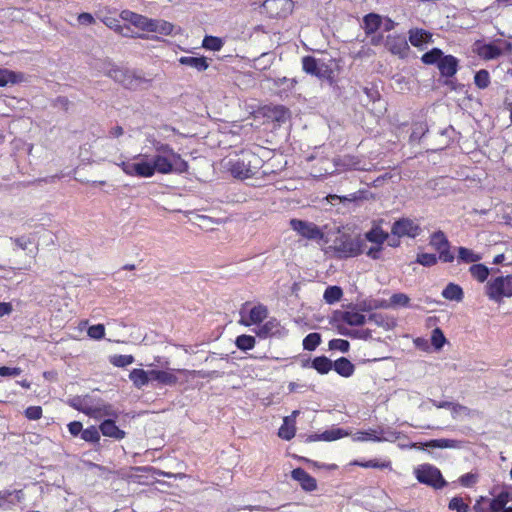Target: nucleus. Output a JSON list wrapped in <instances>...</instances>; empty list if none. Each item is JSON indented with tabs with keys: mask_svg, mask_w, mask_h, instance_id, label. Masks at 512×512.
<instances>
[{
	"mask_svg": "<svg viewBox=\"0 0 512 512\" xmlns=\"http://www.w3.org/2000/svg\"><path fill=\"white\" fill-rule=\"evenodd\" d=\"M159 363L158 368L150 369L151 386L154 388L169 386L173 387L177 384H185L190 377H194L195 370L170 368L169 362H160V358L155 359Z\"/></svg>",
	"mask_w": 512,
	"mask_h": 512,
	"instance_id": "f257e3e1",
	"label": "nucleus"
},
{
	"mask_svg": "<svg viewBox=\"0 0 512 512\" xmlns=\"http://www.w3.org/2000/svg\"><path fill=\"white\" fill-rule=\"evenodd\" d=\"M101 71L130 90H136L146 83L144 78L137 76L133 71L118 67L109 60H104L101 63Z\"/></svg>",
	"mask_w": 512,
	"mask_h": 512,
	"instance_id": "f03ea898",
	"label": "nucleus"
},
{
	"mask_svg": "<svg viewBox=\"0 0 512 512\" xmlns=\"http://www.w3.org/2000/svg\"><path fill=\"white\" fill-rule=\"evenodd\" d=\"M175 156L174 158L170 154H155L151 159L155 173H186L189 169L188 162L177 152H175Z\"/></svg>",
	"mask_w": 512,
	"mask_h": 512,
	"instance_id": "7ed1b4c3",
	"label": "nucleus"
},
{
	"mask_svg": "<svg viewBox=\"0 0 512 512\" xmlns=\"http://www.w3.org/2000/svg\"><path fill=\"white\" fill-rule=\"evenodd\" d=\"M333 249L340 258L356 257L365 251V239L343 234L334 240Z\"/></svg>",
	"mask_w": 512,
	"mask_h": 512,
	"instance_id": "20e7f679",
	"label": "nucleus"
},
{
	"mask_svg": "<svg viewBox=\"0 0 512 512\" xmlns=\"http://www.w3.org/2000/svg\"><path fill=\"white\" fill-rule=\"evenodd\" d=\"M486 295L490 300L501 302L504 297H512V274L498 276L487 282Z\"/></svg>",
	"mask_w": 512,
	"mask_h": 512,
	"instance_id": "39448f33",
	"label": "nucleus"
},
{
	"mask_svg": "<svg viewBox=\"0 0 512 512\" xmlns=\"http://www.w3.org/2000/svg\"><path fill=\"white\" fill-rule=\"evenodd\" d=\"M414 474L421 484H425L434 489H442L447 486V482L443 478L441 471L431 464H422L418 466L414 470Z\"/></svg>",
	"mask_w": 512,
	"mask_h": 512,
	"instance_id": "423d86ee",
	"label": "nucleus"
},
{
	"mask_svg": "<svg viewBox=\"0 0 512 512\" xmlns=\"http://www.w3.org/2000/svg\"><path fill=\"white\" fill-rule=\"evenodd\" d=\"M511 44L506 41L497 40L495 42L486 43L484 41H476L473 44V52L481 59L494 60L499 58L504 51H510Z\"/></svg>",
	"mask_w": 512,
	"mask_h": 512,
	"instance_id": "0eeeda50",
	"label": "nucleus"
},
{
	"mask_svg": "<svg viewBox=\"0 0 512 512\" xmlns=\"http://www.w3.org/2000/svg\"><path fill=\"white\" fill-rule=\"evenodd\" d=\"M294 8L292 0H265L261 5V13H265L269 18H286Z\"/></svg>",
	"mask_w": 512,
	"mask_h": 512,
	"instance_id": "6e6552de",
	"label": "nucleus"
},
{
	"mask_svg": "<svg viewBox=\"0 0 512 512\" xmlns=\"http://www.w3.org/2000/svg\"><path fill=\"white\" fill-rule=\"evenodd\" d=\"M267 308L258 304V338H267L279 332V322L275 318H271L264 322L267 318Z\"/></svg>",
	"mask_w": 512,
	"mask_h": 512,
	"instance_id": "1a4fd4ad",
	"label": "nucleus"
},
{
	"mask_svg": "<svg viewBox=\"0 0 512 512\" xmlns=\"http://www.w3.org/2000/svg\"><path fill=\"white\" fill-rule=\"evenodd\" d=\"M291 228L296 231L302 237L309 240H322L323 232L321 229L314 223L300 220V219H291L290 220Z\"/></svg>",
	"mask_w": 512,
	"mask_h": 512,
	"instance_id": "9d476101",
	"label": "nucleus"
},
{
	"mask_svg": "<svg viewBox=\"0 0 512 512\" xmlns=\"http://www.w3.org/2000/svg\"><path fill=\"white\" fill-rule=\"evenodd\" d=\"M391 233L397 237L407 236L410 238H415L420 235L421 228L413 220L408 218H401L393 223Z\"/></svg>",
	"mask_w": 512,
	"mask_h": 512,
	"instance_id": "9b49d317",
	"label": "nucleus"
},
{
	"mask_svg": "<svg viewBox=\"0 0 512 512\" xmlns=\"http://www.w3.org/2000/svg\"><path fill=\"white\" fill-rule=\"evenodd\" d=\"M349 435V432L342 428H332L329 430H326L322 433H314L310 435H299V440H301L304 443H310L314 441H335L338 439H341L343 437H346Z\"/></svg>",
	"mask_w": 512,
	"mask_h": 512,
	"instance_id": "f8f14e48",
	"label": "nucleus"
},
{
	"mask_svg": "<svg viewBox=\"0 0 512 512\" xmlns=\"http://www.w3.org/2000/svg\"><path fill=\"white\" fill-rule=\"evenodd\" d=\"M384 45L389 52L400 58H405L409 51L407 39L403 35H388Z\"/></svg>",
	"mask_w": 512,
	"mask_h": 512,
	"instance_id": "ddd939ff",
	"label": "nucleus"
},
{
	"mask_svg": "<svg viewBox=\"0 0 512 512\" xmlns=\"http://www.w3.org/2000/svg\"><path fill=\"white\" fill-rule=\"evenodd\" d=\"M120 19L125 22H129L134 27H136L142 31H145V32H149L150 25H152L151 18H148L144 15L135 13L128 9L121 11Z\"/></svg>",
	"mask_w": 512,
	"mask_h": 512,
	"instance_id": "4468645a",
	"label": "nucleus"
},
{
	"mask_svg": "<svg viewBox=\"0 0 512 512\" xmlns=\"http://www.w3.org/2000/svg\"><path fill=\"white\" fill-rule=\"evenodd\" d=\"M99 430L103 436L115 440H122L126 437V432L117 425L114 419H103L99 424Z\"/></svg>",
	"mask_w": 512,
	"mask_h": 512,
	"instance_id": "2eb2a0df",
	"label": "nucleus"
},
{
	"mask_svg": "<svg viewBox=\"0 0 512 512\" xmlns=\"http://www.w3.org/2000/svg\"><path fill=\"white\" fill-rule=\"evenodd\" d=\"M291 477L299 482L303 490L312 492L317 489V482L314 477L309 475L303 468H295L291 472Z\"/></svg>",
	"mask_w": 512,
	"mask_h": 512,
	"instance_id": "dca6fc26",
	"label": "nucleus"
},
{
	"mask_svg": "<svg viewBox=\"0 0 512 512\" xmlns=\"http://www.w3.org/2000/svg\"><path fill=\"white\" fill-rule=\"evenodd\" d=\"M458 65L459 61L455 56L444 55L437 68L442 77L451 78L457 73Z\"/></svg>",
	"mask_w": 512,
	"mask_h": 512,
	"instance_id": "f3484780",
	"label": "nucleus"
},
{
	"mask_svg": "<svg viewBox=\"0 0 512 512\" xmlns=\"http://www.w3.org/2000/svg\"><path fill=\"white\" fill-rule=\"evenodd\" d=\"M409 42L412 46L422 48L432 41V34L421 28H413L408 32Z\"/></svg>",
	"mask_w": 512,
	"mask_h": 512,
	"instance_id": "a211bd4d",
	"label": "nucleus"
},
{
	"mask_svg": "<svg viewBox=\"0 0 512 512\" xmlns=\"http://www.w3.org/2000/svg\"><path fill=\"white\" fill-rule=\"evenodd\" d=\"M129 379L137 389H142L151 384L150 369L134 368L129 373Z\"/></svg>",
	"mask_w": 512,
	"mask_h": 512,
	"instance_id": "6ab92c4d",
	"label": "nucleus"
},
{
	"mask_svg": "<svg viewBox=\"0 0 512 512\" xmlns=\"http://www.w3.org/2000/svg\"><path fill=\"white\" fill-rule=\"evenodd\" d=\"M80 438L85 442L94 446L95 451H100L103 447V444L100 443L101 440V432L99 430V426L91 425L88 428L84 429Z\"/></svg>",
	"mask_w": 512,
	"mask_h": 512,
	"instance_id": "aec40b11",
	"label": "nucleus"
},
{
	"mask_svg": "<svg viewBox=\"0 0 512 512\" xmlns=\"http://www.w3.org/2000/svg\"><path fill=\"white\" fill-rule=\"evenodd\" d=\"M340 320L350 326H362L366 322L364 314L359 312L357 309L352 308L346 311L340 312Z\"/></svg>",
	"mask_w": 512,
	"mask_h": 512,
	"instance_id": "412c9836",
	"label": "nucleus"
},
{
	"mask_svg": "<svg viewBox=\"0 0 512 512\" xmlns=\"http://www.w3.org/2000/svg\"><path fill=\"white\" fill-rule=\"evenodd\" d=\"M23 490H4L0 491V508L1 507H10L11 505H16L20 503L24 499Z\"/></svg>",
	"mask_w": 512,
	"mask_h": 512,
	"instance_id": "4be33fe9",
	"label": "nucleus"
},
{
	"mask_svg": "<svg viewBox=\"0 0 512 512\" xmlns=\"http://www.w3.org/2000/svg\"><path fill=\"white\" fill-rule=\"evenodd\" d=\"M382 26V16L369 13L363 17V29L367 36L376 33Z\"/></svg>",
	"mask_w": 512,
	"mask_h": 512,
	"instance_id": "5701e85b",
	"label": "nucleus"
},
{
	"mask_svg": "<svg viewBox=\"0 0 512 512\" xmlns=\"http://www.w3.org/2000/svg\"><path fill=\"white\" fill-rule=\"evenodd\" d=\"M388 238L389 234L378 225L373 226L362 237V239H365V243L368 241L376 245H383Z\"/></svg>",
	"mask_w": 512,
	"mask_h": 512,
	"instance_id": "b1692460",
	"label": "nucleus"
},
{
	"mask_svg": "<svg viewBox=\"0 0 512 512\" xmlns=\"http://www.w3.org/2000/svg\"><path fill=\"white\" fill-rule=\"evenodd\" d=\"M302 68L304 72L312 76H316L318 78H323L325 76L322 67L318 64V60L313 56H305L302 58Z\"/></svg>",
	"mask_w": 512,
	"mask_h": 512,
	"instance_id": "393cba45",
	"label": "nucleus"
},
{
	"mask_svg": "<svg viewBox=\"0 0 512 512\" xmlns=\"http://www.w3.org/2000/svg\"><path fill=\"white\" fill-rule=\"evenodd\" d=\"M179 63L184 66L191 67L198 72L205 71L209 64L207 62L206 57L200 56V57H193V56H182L179 59Z\"/></svg>",
	"mask_w": 512,
	"mask_h": 512,
	"instance_id": "a878e982",
	"label": "nucleus"
},
{
	"mask_svg": "<svg viewBox=\"0 0 512 512\" xmlns=\"http://www.w3.org/2000/svg\"><path fill=\"white\" fill-rule=\"evenodd\" d=\"M231 174L235 178L247 179L253 176V170L244 160H237L231 165Z\"/></svg>",
	"mask_w": 512,
	"mask_h": 512,
	"instance_id": "bb28decb",
	"label": "nucleus"
},
{
	"mask_svg": "<svg viewBox=\"0 0 512 512\" xmlns=\"http://www.w3.org/2000/svg\"><path fill=\"white\" fill-rule=\"evenodd\" d=\"M25 79V75L21 72H15L8 69H0V87L8 84L20 83Z\"/></svg>",
	"mask_w": 512,
	"mask_h": 512,
	"instance_id": "cd10ccee",
	"label": "nucleus"
},
{
	"mask_svg": "<svg viewBox=\"0 0 512 512\" xmlns=\"http://www.w3.org/2000/svg\"><path fill=\"white\" fill-rule=\"evenodd\" d=\"M94 409L97 411L95 412V416H91L92 418H98L100 416H105V419H114L115 422L118 421L121 412L114 409L111 404L104 403V401L99 406H94Z\"/></svg>",
	"mask_w": 512,
	"mask_h": 512,
	"instance_id": "c85d7f7f",
	"label": "nucleus"
},
{
	"mask_svg": "<svg viewBox=\"0 0 512 512\" xmlns=\"http://www.w3.org/2000/svg\"><path fill=\"white\" fill-rule=\"evenodd\" d=\"M332 368L342 377H350L355 370L354 365L345 357H340L333 362Z\"/></svg>",
	"mask_w": 512,
	"mask_h": 512,
	"instance_id": "c756f323",
	"label": "nucleus"
},
{
	"mask_svg": "<svg viewBox=\"0 0 512 512\" xmlns=\"http://www.w3.org/2000/svg\"><path fill=\"white\" fill-rule=\"evenodd\" d=\"M82 396H73L71 398H69L66 403L67 405H69L71 408L79 411V412H82L84 413L85 415L91 417V416H95V412L97 411L96 409H94V406L92 405H84L83 404V401L81 400Z\"/></svg>",
	"mask_w": 512,
	"mask_h": 512,
	"instance_id": "7c9ffc66",
	"label": "nucleus"
},
{
	"mask_svg": "<svg viewBox=\"0 0 512 512\" xmlns=\"http://www.w3.org/2000/svg\"><path fill=\"white\" fill-rule=\"evenodd\" d=\"M424 447L427 448H439V449H446V448H459L461 445V441L455 440V439H431L425 443L422 444Z\"/></svg>",
	"mask_w": 512,
	"mask_h": 512,
	"instance_id": "2f4dec72",
	"label": "nucleus"
},
{
	"mask_svg": "<svg viewBox=\"0 0 512 512\" xmlns=\"http://www.w3.org/2000/svg\"><path fill=\"white\" fill-rule=\"evenodd\" d=\"M263 114H268V117L272 118L278 123L285 122L289 117V112L283 106H275L273 108H262Z\"/></svg>",
	"mask_w": 512,
	"mask_h": 512,
	"instance_id": "473e14b6",
	"label": "nucleus"
},
{
	"mask_svg": "<svg viewBox=\"0 0 512 512\" xmlns=\"http://www.w3.org/2000/svg\"><path fill=\"white\" fill-rule=\"evenodd\" d=\"M442 296L447 300L460 302L463 299V290L459 285L449 283L443 289Z\"/></svg>",
	"mask_w": 512,
	"mask_h": 512,
	"instance_id": "72a5a7b5",
	"label": "nucleus"
},
{
	"mask_svg": "<svg viewBox=\"0 0 512 512\" xmlns=\"http://www.w3.org/2000/svg\"><path fill=\"white\" fill-rule=\"evenodd\" d=\"M173 28V24L168 21L152 19V25H150L149 32L159 33L167 36L172 33Z\"/></svg>",
	"mask_w": 512,
	"mask_h": 512,
	"instance_id": "f704fd0d",
	"label": "nucleus"
},
{
	"mask_svg": "<svg viewBox=\"0 0 512 512\" xmlns=\"http://www.w3.org/2000/svg\"><path fill=\"white\" fill-rule=\"evenodd\" d=\"M457 259L462 263H476L482 259V256L469 248L459 247Z\"/></svg>",
	"mask_w": 512,
	"mask_h": 512,
	"instance_id": "c9c22d12",
	"label": "nucleus"
},
{
	"mask_svg": "<svg viewBox=\"0 0 512 512\" xmlns=\"http://www.w3.org/2000/svg\"><path fill=\"white\" fill-rule=\"evenodd\" d=\"M332 366H333V362L329 358L325 357L324 355L315 357L311 361V367L314 368L315 370H317L321 374L328 373L332 369Z\"/></svg>",
	"mask_w": 512,
	"mask_h": 512,
	"instance_id": "e433bc0d",
	"label": "nucleus"
},
{
	"mask_svg": "<svg viewBox=\"0 0 512 512\" xmlns=\"http://www.w3.org/2000/svg\"><path fill=\"white\" fill-rule=\"evenodd\" d=\"M240 323L245 326L256 324V306L246 304L240 311Z\"/></svg>",
	"mask_w": 512,
	"mask_h": 512,
	"instance_id": "4c0bfd02",
	"label": "nucleus"
},
{
	"mask_svg": "<svg viewBox=\"0 0 512 512\" xmlns=\"http://www.w3.org/2000/svg\"><path fill=\"white\" fill-rule=\"evenodd\" d=\"M343 296L342 288L336 285L328 286L323 294V299L327 304L338 302Z\"/></svg>",
	"mask_w": 512,
	"mask_h": 512,
	"instance_id": "58836bf2",
	"label": "nucleus"
},
{
	"mask_svg": "<svg viewBox=\"0 0 512 512\" xmlns=\"http://www.w3.org/2000/svg\"><path fill=\"white\" fill-rule=\"evenodd\" d=\"M444 53L439 48H433L430 51L424 53L421 57V61L427 65H439Z\"/></svg>",
	"mask_w": 512,
	"mask_h": 512,
	"instance_id": "ea45409f",
	"label": "nucleus"
},
{
	"mask_svg": "<svg viewBox=\"0 0 512 512\" xmlns=\"http://www.w3.org/2000/svg\"><path fill=\"white\" fill-rule=\"evenodd\" d=\"M469 272L472 275L473 278H475L477 281L483 283L487 280L489 276V269L484 264H476L474 263L470 268Z\"/></svg>",
	"mask_w": 512,
	"mask_h": 512,
	"instance_id": "a19ab883",
	"label": "nucleus"
},
{
	"mask_svg": "<svg viewBox=\"0 0 512 512\" xmlns=\"http://www.w3.org/2000/svg\"><path fill=\"white\" fill-rule=\"evenodd\" d=\"M429 243L435 250H437V252L450 244L446 235L441 230L431 234Z\"/></svg>",
	"mask_w": 512,
	"mask_h": 512,
	"instance_id": "79ce46f5",
	"label": "nucleus"
},
{
	"mask_svg": "<svg viewBox=\"0 0 512 512\" xmlns=\"http://www.w3.org/2000/svg\"><path fill=\"white\" fill-rule=\"evenodd\" d=\"M130 470L137 473L135 475H131L130 478L141 477L143 473H150V472L153 474L159 475V476L171 477V473H166V472L161 471L160 469L154 468L152 466H133V467H130Z\"/></svg>",
	"mask_w": 512,
	"mask_h": 512,
	"instance_id": "37998d69",
	"label": "nucleus"
},
{
	"mask_svg": "<svg viewBox=\"0 0 512 512\" xmlns=\"http://www.w3.org/2000/svg\"><path fill=\"white\" fill-rule=\"evenodd\" d=\"M510 500V493L508 491H501L497 496L490 499V506L492 511L498 512L499 509L504 508Z\"/></svg>",
	"mask_w": 512,
	"mask_h": 512,
	"instance_id": "c03bdc74",
	"label": "nucleus"
},
{
	"mask_svg": "<svg viewBox=\"0 0 512 512\" xmlns=\"http://www.w3.org/2000/svg\"><path fill=\"white\" fill-rule=\"evenodd\" d=\"M379 428L378 429H369L367 431H358L354 434V441H374L381 442L379 438Z\"/></svg>",
	"mask_w": 512,
	"mask_h": 512,
	"instance_id": "a18cd8bd",
	"label": "nucleus"
},
{
	"mask_svg": "<svg viewBox=\"0 0 512 512\" xmlns=\"http://www.w3.org/2000/svg\"><path fill=\"white\" fill-rule=\"evenodd\" d=\"M136 174L138 177L150 178L154 176L155 170L153 168V163L151 161H140L136 162Z\"/></svg>",
	"mask_w": 512,
	"mask_h": 512,
	"instance_id": "49530a36",
	"label": "nucleus"
},
{
	"mask_svg": "<svg viewBox=\"0 0 512 512\" xmlns=\"http://www.w3.org/2000/svg\"><path fill=\"white\" fill-rule=\"evenodd\" d=\"M296 433V428L293 423H290L289 418L284 419V423L279 428L278 436L284 440H291Z\"/></svg>",
	"mask_w": 512,
	"mask_h": 512,
	"instance_id": "de8ad7c7",
	"label": "nucleus"
},
{
	"mask_svg": "<svg viewBox=\"0 0 512 512\" xmlns=\"http://www.w3.org/2000/svg\"><path fill=\"white\" fill-rule=\"evenodd\" d=\"M389 305L392 306V309L400 307H409L410 298L405 293H394L389 299Z\"/></svg>",
	"mask_w": 512,
	"mask_h": 512,
	"instance_id": "09e8293b",
	"label": "nucleus"
},
{
	"mask_svg": "<svg viewBox=\"0 0 512 512\" xmlns=\"http://www.w3.org/2000/svg\"><path fill=\"white\" fill-rule=\"evenodd\" d=\"M102 21L108 28L114 30L124 37H129L128 33H124V29L129 30V27L121 25L119 19L114 17H105Z\"/></svg>",
	"mask_w": 512,
	"mask_h": 512,
	"instance_id": "8fccbe9b",
	"label": "nucleus"
},
{
	"mask_svg": "<svg viewBox=\"0 0 512 512\" xmlns=\"http://www.w3.org/2000/svg\"><path fill=\"white\" fill-rule=\"evenodd\" d=\"M223 44L224 42L221 38L210 35L205 36L202 41V47L211 51L221 50Z\"/></svg>",
	"mask_w": 512,
	"mask_h": 512,
	"instance_id": "3c124183",
	"label": "nucleus"
},
{
	"mask_svg": "<svg viewBox=\"0 0 512 512\" xmlns=\"http://www.w3.org/2000/svg\"><path fill=\"white\" fill-rule=\"evenodd\" d=\"M321 343V335L317 332L308 334L303 339V348L307 351H314Z\"/></svg>",
	"mask_w": 512,
	"mask_h": 512,
	"instance_id": "603ef678",
	"label": "nucleus"
},
{
	"mask_svg": "<svg viewBox=\"0 0 512 512\" xmlns=\"http://www.w3.org/2000/svg\"><path fill=\"white\" fill-rule=\"evenodd\" d=\"M490 74L487 70L481 69L474 76V84L479 89H486L490 85Z\"/></svg>",
	"mask_w": 512,
	"mask_h": 512,
	"instance_id": "864d4df0",
	"label": "nucleus"
},
{
	"mask_svg": "<svg viewBox=\"0 0 512 512\" xmlns=\"http://www.w3.org/2000/svg\"><path fill=\"white\" fill-rule=\"evenodd\" d=\"M235 345L242 351L250 350L255 345V338L250 335H240L236 338Z\"/></svg>",
	"mask_w": 512,
	"mask_h": 512,
	"instance_id": "5fc2aeb1",
	"label": "nucleus"
},
{
	"mask_svg": "<svg viewBox=\"0 0 512 512\" xmlns=\"http://www.w3.org/2000/svg\"><path fill=\"white\" fill-rule=\"evenodd\" d=\"M10 240L20 249L28 250L30 245H35V237L30 235H22L20 237H11Z\"/></svg>",
	"mask_w": 512,
	"mask_h": 512,
	"instance_id": "6e6d98bb",
	"label": "nucleus"
},
{
	"mask_svg": "<svg viewBox=\"0 0 512 512\" xmlns=\"http://www.w3.org/2000/svg\"><path fill=\"white\" fill-rule=\"evenodd\" d=\"M109 361L116 367H126L134 362V357L132 354H120L118 356H110Z\"/></svg>",
	"mask_w": 512,
	"mask_h": 512,
	"instance_id": "4d7b16f0",
	"label": "nucleus"
},
{
	"mask_svg": "<svg viewBox=\"0 0 512 512\" xmlns=\"http://www.w3.org/2000/svg\"><path fill=\"white\" fill-rule=\"evenodd\" d=\"M437 261V256L432 253H419L416 258V263L424 267H432L437 264Z\"/></svg>",
	"mask_w": 512,
	"mask_h": 512,
	"instance_id": "13d9d810",
	"label": "nucleus"
},
{
	"mask_svg": "<svg viewBox=\"0 0 512 512\" xmlns=\"http://www.w3.org/2000/svg\"><path fill=\"white\" fill-rule=\"evenodd\" d=\"M431 343L433 347L437 350L441 349L446 343V337L444 336L442 330L440 328H435L432 331L431 335Z\"/></svg>",
	"mask_w": 512,
	"mask_h": 512,
	"instance_id": "bf43d9fd",
	"label": "nucleus"
},
{
	"mask_svg": "<svg viewBox=\"0 0 512 512\" xmlns=\"http://www.w3.org/2000/svg\"><path fill=\"white\" fill-rule=\"evenodd\" d=\"M448 508L457 512H469L470 510L468 504H466L459 496H455L450 500Z\"/></svg>",
	"mask_w": 512,
	"mask_h": 512,
	"instance_id": "052dcab7",
	"label": "nucleus"
},
{
	"mask_svg": "<svg viewBox=\"0 0 512 512\" xmlns=\"http://www.w3.org/2000/svg\"><path fill=\"white\" fill-rule=\"evenodd\" d=\"M152 145H153V149L155 150V154H170V155H172V157H174V158L176 157L175 156L176 151H174V149L169 144L162 143V142L154 139L152 141Z\"/></svg>",
	"mask_w": 512,
	"mask_h": 512,
	"instance_id": "680f3d73",
	"label": "nucleus"
},
{
	"mask_svg": "<svg viewBox=\"0 0 512 512\" xmlns=\"http://www.w3.org/2000/svg\"><path fill=\"white\" fill-rule=\"evenodd\" d=\"M328 347L331 351L347 352L350 344L344 339H332L329 341Z\"/></svg>",
	"mask_w": 512,
	"mask_h": 512,
	"instance_id": "e2e57ef3",
	"label": "nucleus"
},
{
	"mask_svg": "<svg viewBox=\"0 0 512 512\" xmlns=\"http://www.w3.org/2000/svg\"><path fill=\"white\" fill-rule=\"evenodd\" d=\"M87 334L91 339L100 340L105 335V327L103 324H95L88 328Z\"/></svg>",
	"mask_w": 512,
	"mask_h": 512,
	"instance_id": "0e129e2a",
	"label": "nucleus"
},
{
	"mask_svg": "<svg viewBox=\"0 0 512 512\" xmlns=\"http://www.w3.org/2000/svg\"><path fill=\"white\" fill-rule=\"evenodd\" d=\"M428 131L427 125L423 122L415 123L413 126L412 133L410 135L411 141L420 140L422 136Z\"/></svg>",
	"mask_w": 512,
	"mask_h": 512,
	"instance_id": "69168bd1",
	"label": "nucleus"
},
{
	"mask_svg": "<svg viewBox=\"0 0 512 512\" xmlns=\"http://www.w3.org/2000/svg\"><path fill=\"white\" fill-rule=\"evenodd\" d=\"M475 512H494L492 511V506H490V499L486 497H480L474 507Z\"/></svg>",
	"mask_w": 512,
	"mask_h": 512,
	"instance_id": "338daca9",
	"label": "nucleus"
},
{
	"mask_svg": "<svg viewBox=\"0 0 512 512\" xmlns=\"http://www.w3.org/2000/svg\"><path fill=\"white\" fill-rule=\"evenodd\" d=\"M41 406H29L24 410V416L28 420H39L42 417Z\"/></svg>",
	"mask_w": 512,
	"mask_h": 512,
	"instance_id": "774afa93",
	"label": "nucleus"
}]
</instances>
